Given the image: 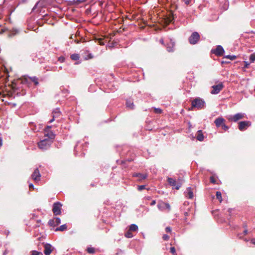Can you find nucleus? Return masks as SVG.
<instances>
[{
	"mask_svg": "<svg viewBox=\"0 0 255 255\" xmlns=\"http://www.w3.org/2000/svg\"><path fill=\"white\" fill-rule=\"evenodd\" d=\"M205 107V102L200 98H195L192 102L191 109L197 108L198 109H202Z\"/></svg>",
	"mask_w": 255,
	"mask_h": 255,
	"instance_id": "nucleus-1",
	"label": "nucleus"
},
{
	"mask_svg": "<svg viewBox=\"0 0 255 255\" xmlns=\"http://www.w3.org/2000/svg\"><path fill=\"white\" fill-rule=\"evenodd\" d=\"M51 140L50 139L46 138L41 140L38 143V147L41 150H44L48 149L51 145Z\"/></svg>",
	"mask_w": 255,
	"mask_h": 255,
	"instance_id": "nucleus-2",
	"label": "nucleus"
},
{
	"mask_svg": "<svg viewBox=\"0 0 255 255\" xmlns=\"http://www.w3.org/2000/svg\"><path fill=\"white\" fill-rule=\"evenodd\" d=\"M200 36L197 32H194L189 38V42L191 44H195L199 40Z\"/></svg>",
	"mask_w": 255,
	"mask_h": 255,
	"instance_id": "nucleus-3",
	"label": "nucleus"
},
{
	"mask_svg": "<svg viewBox=\"0 0 255 255\" xmlns=\"http://www.w3.org/2000/svg\"><path fill=\"white\" fill-rule=\"evenodd\" d=\"M167 181L170 186L177 190H178L181 187V183L177 182V180L175 179L168 177Z\"/></svg>",
	"mask_w": 255,
	"mask_h": 255,
	"instance_id": "nucleus-4",
	"label": "nucleus"
},
{
	"mask_svg": "<svg viewBox=\"0 0 255 255\" xmlns=\"http://www.w3.org/2000/svg\"><path fill=\"white\" fill-rule=\"evenodd\" d=\"M157 207L159 210L164 211L167 210L168 211H170L171 210L170 206L169 204L165 203L162 201H159L157 204Z\"/></svg>",
	"mask_w": 255,
	"mask_h": 255,
	"instance_id": "nucleus-5",
	"label": "nucleus"
},
{
	"mask_svg": "<svg viewBox=\"0 0 255 255\" xmlns=\"http://www.w3.org/2000/svg\"><path fill=\"white\" fill-rule=\"evenodd\" d=\"M62 204L59 202H55L53 205L52 211L55 215H60L61 213Z\"/></svg>",
	"mask_w": 255,
	"mask_h": 255,
	"instance_id": "nucleus-6",
	"label": "nucleus"
},
{
	"mask_svg": "<svg viewBox=\"0 0 255 255\" xmlns=\"http://www.w3.org/2000/svg\"><path fill=\"white\" fill-rule=\"evenodd\" d=\"M213 90L211 91L212 94H218L224 88V85L222 83H220L218 85H214L212 87Z\"/></svg>",
	"mask_w": 255,
	"mask_h": 255,
	"instance_id": "nucleus-7",
	"label": "nucleus"
},
{
	"mask_svg": "<svg viewBox=\"0 0 255 255\" xmlns=\"http://www.w3.org/2000/svg\"><path fill=\"white\" fill-rule=\"evenodd\" d=\"M251 125L250 121H242L239 123L238 128L240 130L244 131Z\"/></svg>",
	"mask_w": 255,
	"mask_h": 255,
	"instance_id": "nucleus-8",
	"label": "nucleus"
},
{
	"mask_svg": "<svg viewBox=\"0 0 255 255\" xmlns=\"http://www.w3.org/2000/svg\"><path fill=\"white\" fill-rule=\"evenodd\" d=\"M211 51L218 56H222L225 52L223 47L221 45H218L216 49H212Z\"/></svg>",
	"mask_w": 255,
	"mask_h": 255,
	"instance_id": "nucleus-9",
	"label": "nucleus"
},
{
	"mask_svg": "<svg viewBox=\"0 0 255 255\" xmlns=\"http://www.w3.org/2000/svg\"><path fill=\"white\" fill-rule=\"evenodd\" d=\"M244 118V115L242 113H238L234 116H230L228 120L231 122H237V121L243 119Z\"/></svg>",
	"mask_w": 255,
	"mask_h": 255,
	"instance_id": "nucleus-10",
	"label": "nucleus"
},
{
	"mask_svg": "<svg viewBox=\"0 0 255 255\" xmlns=\"http://www.w3.org/2000/svg\"><path fill=\"white\" fill-rule=\"evenodd\" d=\"M48 225L51 227H55L61 223V220L59 218H54L48 221Z\"/></svg>",
	"mask_w": 255,
	"mask_h": 255,
	"instance_id": "nucleus-11",
	"label": "nucleus"
},
{
	"mask_svg": "<svg viewBox=\"0 0 255 255\" xmlns=\"http://www.w3.org/2000/svg\"><path fill=\"white\" fill-rule=\"evenodd\" d=\"M32 178L35 181L38 182L40 179L41 175L38 168H36L32 174L31 175Z\"/></svg>",
	"mask_w": 255,
	"mask_h": 255,
	"instance_id": "nucleus-12",
	"label": "nucleus"
},
{
	"mask_svg": "<svg viewBox=\"0 0 255 255\" xmlns=\"http://www.w3.org/2000/svg\"><path fill=\"white\" fill-rule=\"evenodd\" d=\"M60 115L61 112L60 110L59 109H55L52 112V119L49 121V123H52L56 118L59 117Z\"/></svg>",
	"mask_w": 255,
	"mask_h": 255,
	"instance_id": "nucleus-13",
	"label": "nucleus"
},
{
	"mask_svg": "<svg viewBox=\"0 0 255 255\" xmlns=\"http://www.w3.org/2000/svg\"><path fill=\"white\" fill-rule=\"evenodd\" d=\"M52 252V246L49 244L44 245V253L45 255H49Z\"/></svg>",
	"mask_w": 255,
	"mask_h": 255,
	"instance_id": "nucleus-14",
	"label": "nucleus"
},
{
	"mask_svg": "<svg viewBox=\"0 0 255 255\" xmlns=\"http://www.w3.org/2000/svg\"><path fill=\"white\" fill-rule=\"evenodd\" d=\"M225 122V120L223 118H218L216 119L214 123L217 127H221Z\"/></svg>",
	"mask_w": 255,
	"mask_h": 255,
	"instance_id": "nucleus-15",
	"label": "nucleus"
},
{
	"mask_svg": "<svg viewBox=\"0 0 255 255\" xmlns=\"http://www.w3.org/2000/svg\"><path fill=\"white\" fill-rule=\"evenodd\" d=\"M133 176L138 177V180L141 181L146 178V174H142L139 173H135L133 174Z\"/></svg>",
	"mask_w": 255,
	"mask_h": 255,
	"instance_id": "nucleus-16",
	"label": "nucleus"
},
{
	"mask_svg": "<svg viewBox=\"0 0 255 255\" xmlns=\"http://www.w3.org/2000/svg\"><path fill=\"white\" fill-rule=\"evenodd\" d=\"M126 105L127 107L130 110L134 109L133 100L130 99L127 100Z\"/></svg>",
	"mask_w": 255,
	"mask_h": 255,
	"instance_id": "nucleus-17",
	"label": "nucleus"
},
{
	"mask_svg": "<svg viewBox=\"0 0 255 255\" xmlns=\"http://www.w3.org/2000/svg\"><path fill=\"white\" fill-rule=\"evenodd\" d=\"M196 138L197 140L200 141H202L204 140V136L201 130H199L197 131Z\"/></svg>",
	"mask_w": 255,
	"mask_h": 255,
	"instance_id": "nucleus-18",
	"label": "nucleus"
},
{
	"mask_svg": "<svg viewBox=\"0 0 255 255\" xmlns=\"http://www.w3.org/2000/svg\"><path fill=\"white\" fill-rule=\"evenodd\" d=\"M28 79H29L31 81L34 83L35 85H38L39 84L38 79L35 76L33 77H28Z\"/></svg>",
	"mask_w": 255,
	"mask_h": 255,
	"instance_id": "nucleus-19",
	"label": "nucleus"
},
{
	"mask_svg": "<svg viewBox=\"0 0 255 255\" xmlns=\"http://www.w3.org/2000/svg\"><path fill=\"white\" fill-rule=\"evenodd\" d=\"M187 196L189 199H192L193 198V197H194V195H193V192L192 191V190L191 188V187H188L187 189Z\"/></svg>",
	"mask_w": 255,
	"mask_h": 255,
	"instance_id": "nucleus-20",
	"label": "nucleus"
},
{
	"mask_svg": "<svg viewBox=\"0 0 255 255\" xmlns=\"http://www.w3.org/2000/svg\"><path fill=\"white\" fill-rule=\"evenodd\" d=\"M67 229V226L66 224L62 225L59 227L58 228H57L55 229V231H63Z\"/></svg>",
	"mask_w": 255,
	"mask_h": 255,
	"instance_id": "nucleus-21",
	"label": "nucleus"
},
{
	"mask_svg": "<svg viewBox=\"0 0 255 255\" xmlns=\"http://www.w3.org/2000/svg\"><path fill=\"white\" fill-rule=\"evenodd\" d=\"M130 231L135 232L138 230V227L135 224H131L129 228Z\"/></svg>",
	"mask_w": 255,
	"mask_h": 255,
	"instance_id": "nucleus-22",
	"label": "nucleus"
},
{
	"mask_svg": "<svg viewBox=\"0 0 255 255\" xmlns=\"http://www.w3.org/2000/svg\"><path fill=\"white\" fill-rule=\"evenodd\" d=\"M70 58L73 60H78L79 59L80 56L78 54L74 53L71 55Z\"/></svg>",
	"mask_w": 255,
	"mask_h": 255,
	"instance_id": "nucleus-23",
	"label": "nucleus"
},
{
	"mask_svg": "<svg viewBox=\"0 0 255 255\" xmlns=\"http://www.w3.org/2000/svg\"><path fill=\"white\" fill-rule=\"evenodd\" d=\"M132 231H130V230L128 229V230L126 232L125 236L126 237L128 238H131L133 237V235L132 234Z\"/></svg>",
	"mask_w": 255,
	"mask_h": 255,
	"instance_id": "nucleus-24",
	"label": "nucleus"
},
{
	"mask_svg": "<svg viewBox=\"0 0 255 255\" xmlns=\"http://www.w3.org/2000/svg\"><path fill=\"white\" fill-rule=\"evenodd\" d=\"M216 198L218 199L221 203L222 201V194L220 191L216 192Z\"/></svg>",
	"mask_w": 255,
	"mask_h": 255,
	"instance_id": "nucleus-25",
	"label": "nucleus"
},
{
	"mask_svg": "<svg viewBox=\"0 0 255 255\" xmlns=\"http://www.w3.org/2000/svg\"><path fill=\"white\" fill-rule=\"evenodd\" d=\"M108 38L105 39H99L98 40V42L99 43V44L100 45H105L106 43L108 42Z\"/></svg>",
	"mask_w": 255,
	"mask_h": 255,
	"instance_id": "nucleus-26",
	"label": "nucleus"
},
{
	"mask_svg": "<svg viewBox=\"0 0 255 255\" xmlns=\"http://www.w3.org/2000/svg\"><path fill=\"white\" fill-rule=\"evenodd\" d=\"M224 58H227V59H229L231 60H235L237 58V56H235V55H228L225 56Z\"/></svg>",
	"mask_w": 255,
	"mask_h": 255,
	"instance_id": "nucleus-27",
	"label": "nucleus"
},
{
	"mask_svg": "<svg viewBox=\"0 0 255 255\" xmlns=\"http://www.w3.org/2000/svg\"><path fill=\"white\" fill-rule=\"evenodd\" d=\"M87 252L89 254H94L95 252V248L93 247H88L87 249Z\"/></svg>",
	"mask_w": 255,
	"mask_h": 255,
	"instance_id": "nucleus-28",
	"label": "nucleus"
},
{
	"mask_svg": "<svg viewBox=\"0 0 255 255\" xmlns=\"http://www.w3.org/2000/svg\"><path fill=\"white\" fill-rule=\"evenodd\" d=\"M45 134L50 139L54 138L55 136L54 134L52 132H48L47 133H45Z\"/></svg>",
	"mask_w": 255,
	"mask_h": 255,
	"instance_id": "nucleus-29",
	"label": "nucleus"
},
{
	"mask_svg": "<svg viewBox=\"0 0 255 255\" xmlns=\"http://www.w3.org/2000/svg\"><path fill=\"white\" fill-rule=\"evenodd\" d=\"M250 60L251 63L254 62L255 61V53L252 54L250 56Z\"/></svg>",
	"mask_w": 255,
	"mask_h": 255,
	"instance_id": "nucleus-30",
	"label": "nucleus"
},
{
	"mask_svg": "<svg viewBox=\"0 0 255 255\" xmlns=\"http://www.w3.org/2000/svg\"><path fill=\"white\" fill-rule=\"evenodd\" d=\"M31 255H43V254L40 252H38L36 251H33L31 252Z\"/></svg>",
	"mask_w": 255,
	"mask_h": 255,
	"instance_id": "nucleus-31",
	"label": "nucleus"
},
{
	"mask_svg": "<svg viewBox=\"0 0 255 255\" xmlns=\"http://www.w3.org/2000/svg\"><path fill=\"white\" fill-rule=\"evenodd\" d=\"M162 112V110L161 109L159 108H154V112L155 114H161Z\"/></svg>",
	"mask_w": 255,
	"mask_h": 255,
	"instance_id": "nucleus-32",
	"label": "nucleus"
},
{
	"mask_svg": "<svg viewBox=\"0 0 255 255\" xmlns=\"http://www.w3.org/2000/svg\"><path fill=\"white\" fill-rule=\"evenodd\" d=\"M47 71L51 70V71H55L57 70V67H48V68L46 69Z\"/></svg>",
	"mask_w": 255,
	"mask_h": 255,
	"instance_id": "nucleus-33",
	"label": "nucleus"
},
{
	"mask_svg": "<svg viewBox=\"0 0 255 255\" xmlns=\"http://www.w3.org/2000/svg\"><path fill=\"white\" fill-rule=\"evenodd\" d=\"M145 188V185H139L138 186V190L139 191H141L143 189H144Z\"/></svg>",
	"mask_w": 255,
	"mask_h": 255,
	"instance_id": "nucleus-34",
	"label": "nucleus"
},
{
	"mask_svg": "<svg viewBox=\"0 0 255 255\" xmlns=\"http://www.w3.org/2000/svg\"><path fill=\"white\" fill-rule=\"evenodd\" d=\"M18 32V30L17 29H13L11 33V36H13L17 34Z\"/></svg>",
	"mask_w": 255,
	"mask_h": 255,
	"instance_id": "nucleus-35",
	"label": "nucleus"
},
{
	"mask_svg": "<svg viewBox=\"0 0 255 255\" xmlns=\"http://www.w3.org/2000/svg\"><path fill=\"white\" fill-rule=\"evenodd\" d=\"M221 127H222V128L225 131L229 129V127L226 126L225 123Z\"/></svg>",
	"mask_w": 255,
	"mask_h": 255,
	"instance_id": "nucleus-36",
	"label": "nucleus"
},
{
	"mask_svg": "<svg viewBox=\"0 0 255 255\" xmlns=\"http://www.w3.org/2000/svg\"><path fill=\"white\" fill-rule=\"evenodd\" d=\"M162 239L164 241H167L169 239V236H168L167 235L164 234L162 237Z\"/></svg>",
	"mask_w": 255,
	"mask_h": 255,
	"instance_id": "nucleus-37",
	"label": "nucleus"
},
{
	"mask_svg": "<svg viewBox=\"0 0 255 255\" xmlns=\"http://www.w3.org/2000/svg\"><path fill=\"white\" fill-rule=\"evenodd\" d=\"M210 182L214 184L216 183V180L213 176L210 177Z\"/></svg>",
	"mask_w": 255,
	"mask_h": 255,
	"instance_id": "nucleus-38",
	"label": "nucleus"
},
{
	"mask_svg": "<svg viewBox=\"0 0 255 255\" xmlns=\"http://www.w3.org/2000/svg\"><path fill=\"white\" fill-rule=\"evenodd\" d=\"M170 253H171L173 254H174L176 252V250L174 247H171L170 249Z\"/></svg>",
	"mask_w": 255,
	"mask_h": 255,
	"instance_id": "nucleus-39",
	"label": "nucleus"
},
{
	"mask_svg": "<svg viewBox=\"0 0 255 255\" xmlns=\"http://www.w3.org/2000/svg\"><path fill=\"white\" fill-rule=\"evenodd\" d=\"M58 61L62 63V62H63L65 61V58H64V57L61 56V57L58 58Z\"/></svg>",
	"mask_w": 255,
	"mask_h": 255,
	"instance_id": "nucleus-40",
	"label": "nucleus"
},
{
	"mask_svg": "<svg viewBox=\"0 0 255 255\" xmlns=\"http://www.w3.org/2000/svg\"><path fill=\"white\" fill-rule=\"evenodd\" d=\"M93 57L92 54L91 53H89L88 54V55L87 57H85V59L87 60V59H91Z\"/></svg>",
	"mask_w": 255,
	"mask_h": 255,
	"instance_id": "nucleus-41",
	"label": "nucleus"
},
{
	"mask_svg": "<svg viewBox=\"0 0 255 255\" xmlns=\"http://www.w3.org/2000/svg\"><path fill=\"white\" fill-rule=\"evenodd\" d=\"M186 5H188L191 2V0H182Z\"/></svg>",
	"mask_w": 255,
	"mask_h": 255,
	"instance_id": "nucleus-42",
	"label": "nucleus"
},
{
	"mask_svg": "<svg viewBox=\"0 0 255 255\" xmlns=\"http://www.w3.org/2000/svg\"><path fill=\"white\" fill-rule=\"evenodd\" d=\"M165 231L167 233H170L171 232V229L170 227H167L166 228H165Z\"/></svg>",
	"mask_w": 255,
	"mask_h": 255,
	"instance_id": "nucleus-43",
	"label": "nucleus"
},
{
	"mask_svg": "<svg viewBox=\"0 0 255 255\" xmlns=\"http://www.w3.org/2000/svg\"><path fill=\"white\" fill-rule=\"evenodd\" d=\"M245 66H244V68H249V66L250 65V63H248V62H246V61H245Z\"/></svg>",
	"mask_w": 255,
	"mask_h": 255,
	"instance_id": "nucleus-44",
	"label": "nucleus"
},
{
	"mask_svg": "<svg viewBox=\"0 0 255 255\" xmlns=\"http://www.w3.org/2000/svg\"><path fill=\"white\" fill-rule=\"evenodd\" d=\"M177 182L181 183V186L182 185V178H179L178 179V180H177Z\"/></svg>",
	"mask_w": 255,
	"mask_h": 255,
	"instance_id": "nucleus-45",
	"label": "nucleus"
},
{
	"mask_svg": "<svg viewBox=\"0 0 255 255\" xmlns=\"http://www.w3.org/2000/svg\"><path fill=\"white\" fill-rule=\"evenodd\" d=\"M156 204V201L155 200H153L151 203H150V205L151 206H153V205H154L155 204Z\"/></svg>",
	"mask_w": 255,
	"mask_h": 255,
	"instance_id": "nucleus-46",
	"label": "nucleus"
},
{
	"mask_svg": "<svg viewBox=\"0 0 255 255\" xmlns=\"http://www.w3.org/2000/svg\"><path fill=\"white\" fill-rule=\"evenodd\" d=\"M29 187L30 188L34 189V185L31 183L29 184Z\"/></svg>",
	"mask_w": 255,
	"mask_h": 255,
	"instance_id": "nucleus-47",
	"label": "nucleus"
},
{
	"mask_svg": "<svg viewBox=\"0 0 255 255\" xmlns=\"http://www.w3.org/2000/svg\"><path fill=\"white\" fill-rule=\"evenodd\" d=\"M159 42L160 43H161L162 44H164V40L162 38L160 39L159 40Z\"/></svg>",
	"mask_w": 255,
	"mask_h": 255,
	"instance_id": "nucleus-48",
	"label": "nucleus"
},
{
	"mask_svg": "<svg viewBox=\"0 0 255 255\" xmlns=\"http://www.w3.org/2000/svg\"><path fill=\"white\" fill-rule=\"evenodd\" d=\"M230 63V62L229 61H223L222 62V64H224V63Z\"/></svg>",
	"mask_w": 255,
	"mask_h": 255,
	"instance_id": "nucleus-49",
	"label": "nucleus"
},
{
	"mask_svg": "<svg viewBox=\"0 0 255 255\" xmlns=\"http://www.w3.org/2000/svg\"><path fill=\"white\" fill-rule=\"evenodd\" d=\"M244 233L245 234V235H247V233H248V230H245L244 231Z\"/></svg>",
	"mask_w": 255,
	"mask_h": 255,
	"instance_id": "nucleus-50",
	"label": "nucleus"
},
{
	"mask_svg": "<svg viewBox=\"0 0 255 255\" xmlns=\"http://www.w3.org/2000/svg\"><path fill=\"white\" fill-rule=\"evenodd\" d=\"M132 160L131 159H130V160H128V161H122V163H126L127 161H128V162H131Z\"/></svg>",
	"mask_w": 255,
	"mask_h": 255,
	"instance_id": "nucleus-51",
	"label": "nucleus"
},
{
	"mask_svg": "<svg viewBox=\"0 0 255 255\" xmlns=\"http://www.w3.org/2000/svg\"><path fill=\"white\" fill-rule=\"evenodd\" d=\"M251 242H252L253 244H255V239H252V240H251Z\"/></svg>",
	"mask_w": 255,
	"mask_h": 255,
	"instance_id": "nucleus-52",
	"label": "nucleus"
},
{
	"mask_svg": "<svg viewBox=\"0 0 255 255\" xmlns=\"http://www.w3.org/2000/svg\"><path fill=\"white\" fill-rule=\"evenodd\" d=\"M106 47H107V49H111V46L110 45H107L106 46Z\"/></svg>",
	"mask_w": 255,
	"mask_h": 255,
	"instance_id": "nucleus-53",
	"label": "nucleus"
},
{
	"mask_svg": "<svg viewBox=\"0 0 255 255\" xmlns=\"http://www.w3.org/2000/svg\"><path fill=\"white\" fill-rule=\"evenodd\" d=\"M169 20H168V22H169V23H170V22H172V20H173V18L171 19V18H170V17H169Z\"/></svg>",
	"mask_w": 255,
	"mask_h": 255,
	"instance_id": "nucleus-54",
	"label": "nucleus"
},
{
	"mask_svg": "<svg viewBox=\"0 0 255 255\" xmlns=\"http://www.w3.org/2000/svg\"><path fill=\"white\" fill-rule=\"evenodd\" d=\"M1 145H2V140H0V147L1 146Z\"/></svg>",
	"mask_w": 255,
	"mask_h": 255,
	"instance_id": "nucleus-55",
	"label": "nucleus"
},
{
	"mask_svg": "<svg viewBox=\"0 0 255 255\" xmlns=\"http://www.w3.org/2000/svg\"><path fill=\"white\" fill-rule=\"evenodd\" d=\"M51 126H47L46 127V128L49 129V128H51Z\"/></svg>",
	"mask_w": 255,
	"mask_h": 255,
	"instance_id": "nucleus-56",
	"label": "nucleus"
},
{
	"mask_svg": "<svg viewBox=\"0 0 255 255\" xmlns=\"http://www.w3.org/2000/svg\"><path fill=\"white\" fill-rule=\"evenodd\" d=\"M112 44H113V47L114 46V44H115V43L113 41Z\"/></svg>",
	"mask_w": 255,
	"mask_h": 255,
	"instance_id": "nucleus-57",
	"label": "nucleus"
},
{
	"mask_svg": "<svg viewBox=\"0 0 255 255\" xmlns=\"http://www.w3.org/2000/svg\"><path fill=\"white\" fill-rule=\"evenodd\" d=\"M59 70H61V69H62V68L61 66H60V67H59Z\"/></svg>",
	"mask_w": 255,
	"mask_h": 255,
	"instance_id": "nucleus-58",
	"label": "nucleus"
},
{
	"mask_svg": "<svg viewBox=\"0 0 255 255\" xmlns=\"http://www.w3.org/2000/svg\"><path fill=\"white\" fill-rule=\"evenodd\" d=\"M112 34H113V36L114 35H115V33H114V31H113V30Z\"/></svg>",
	"mask_w": 255,
	"mask_h": 255,
	"instance_id": "nucleus-59",
	"label": "nucleus"
},
{
	"mask_svg": "<svg viewBox=\"0 0 255 255\" xmlns=\"http://www.w3.org/2000/svg\"><path fill=\"white\" fill-rule=\"evenodd\" d=\"M112 24L116 25V23H113H113H112Z\"/></svg>",
	"mask_w": 255,
	"mask_h": 255,
	"instance_id": "nucleus-60",
	"label": "nucleus"
},
{
	"mask_svg": "<svg viewBox=\"0 0 255 255\" xmlns=\"http://www.w3.org/2000/svg\"><path fill=\"white\" fill-rule=\"evenodd\" d=\"M112 24L116 25V23H113H113H112Z\"/></svg>",
	"mask_w": 255,
	"mask_h": 255,
	"instance_id": "nucleus-61",
	"label": "nucleus"
},
{
	"mask_svg": "<svg viewBox=\"0 0 255 255\" xmlns=\"http://www.w3.org/2000/svg\"><path fill=\"white\" fill-rule=\"evenodd\" d=\"M112 24L116 25V23H113H113H112Z\"/></svg>",
	"mask_w": 255,
	"mask_h": 255,
	"instance_id": "nucleus-62",
	"label": "nucleus"
},
{
	"mask_svg": "<svg viewBox=\"0 0 255 255\" xmlns=\"http://www.w3.org/2000/svg\"><path fill=\"white\" fill-rule=\"evenodd\" d=\"M110 90H109L108 91H107L108 93H110Z\"/></svg>",
	"mask_w": 255,
	"mask_h": 255,
	"instance_id": "nucleus-63",
	"label": "nucleus"
},
{
	"mask_svg": "<svg viewBox=\"0 0 255 255\" xmlns=\"http://www.w3.org/2000/svg\"><path fill=\"white\" fill-rule=\"evenodd\" d=\"M231 209H229V211L230 212L231 211Z\"/></svg>",
	"mask_w": 255,
	"mask_h": 255,
	"instance_id": "nucleus-64",
	"label": "nucleus"
}]
</instances>
